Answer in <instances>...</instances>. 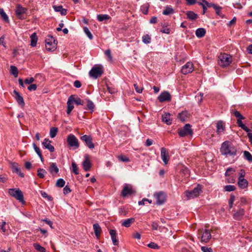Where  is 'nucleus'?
Returning a JSON list of instances; mask_svg holds the SVG:
<instances>
[{
  "label": "nucleus",
  "instance_id": "nucleus-21",
  "mask_svg": "<svg viewBox=\"0 0 252 252\" xmlns=\"http://www.w3.org/2000/svg\"><path fill=\"white\" fill-rule=\"evenodd\" d=\"M51 141L48 139L45 138L42 143L43 145L46 148L49 150L50 152H53L55 150V148L51 143Z\"/></svg>",
  "mask_w": 252,
  "mask_h": 252
},
{
  "label": "nucleus",
  "instance_id": "nucleus-34",
  "mask_svg": "<svg viewBox=\"0 0 252 252\" xmlns=\"http://www.w3.org/2000/svg\"><path fill=\"white\" fill-rule=\"evenodd\" d=\"M110 19V16L107 14H99L97 15V19L99 22H102L104 20H108Z\"/></svg>",
  "mask_w": 252,
  "mask_h": 252
},
{
  "label": "nucleus",
  "instance_id": "nucleus-54",
  "mask_svg": "<svg viewBox=\"0 0 252 252\" xmlns=\"http://www.w3.org/2000/svg\"><path fill=\"white\" fill-rule=\"evenodd\" d=\"M118 158L119 160L121 161L128 162L129 161V158L125 156H123V155L119 156H118Z\"/></svg>",
  "mask_w": 252,
  "mask_h": 252
},
{
  "label": "nucleus",
  "instance_id": "nucleus-3",
  "mask_svg": "<svg viewBox=\"0 0 252 252\" xmlns=\"http://www.w3.org/2000/svg\"><path fill=\"white\" fill-rule=\"evenodd\" d=\"M198 235L201 242L208 243L211 238L210 231L207 229H199L198 230Z\"/></svg>",
  "mask_w": 252,
  "mask_h": 252
},
{
  "label": "nucleus",
  "instance_id": "nucleus-51",
  "mask_svg": "<svg viewBox=\"0 0 252 252\" xmlns=\"http://www.w3.org/2000/svg\"><path fill=\"white\" fill-rule=\"evenodd\" d=\"M217 127L218 132L223 131L224 130V126L222 122L221 121L217 123Z\"/></svg>",
  "mask_w": 252,
  "mask_h": 252
},
{
  "label": "nucleus",
  "instance_id": "nucleus-6",
  "mask_svg": "<svg viewBox=\"0 0 252 252\" xmlns=\"http://www.w3.org/2000/svg\"><path fill=\"white\" fill-rule=\"evenodd\" d=\"M201 192V187L200 185H197L193 190L191 191L187 190L185 193L188 199L191 198H194L199 195Z\"/></svg>",
  "mask_w": 252,
  "mask_h": 252
},
{
  "label": "nucleus",
  "instance_id": "nucleus-1",
  "mask_svg": "<svg viewBox=\"0 0 252 252\" xmlns=\"http://www.w3.org/2000/svg\"><path fill=\"white\" fill-rule=\"evenodd\" d=\"M220 152L226 157H233L236 155L237 150L230 142L226 141L221 144Z\"/></svg>",
  "mask_w": 252,
  "mask_h": 252
},
{
  "label": "nucleus",
  "instance_id": "nucleus-57",
  "mask_svg": "<svg viewBox=\"0 0 252 252\" xmlns=\"http://www.w3.org/2000/svg\"><path fill=\"white\" fill-rule=\"evenodd\" d=\"M105 54L108 57L109 61H111L112 60V57L110 49L106 50L105 52Z\"/></svg>",
  "mask_w": 252,
  "mask_h": 252
},
{
  "label": "nucleus",
  "instance_id": "nucleus-20",
  "mask_svg": "<svg viewBox=\"0 0 252 252\" xmlns=\"http://www.w3.org/2000/svg\"><path fill=\"white\" fill-rule=\"evenodd\" d=\"M13 93L15 94V98L17 102L18 103L19 105L21 106H24L25 105L24 100L23 97L20 94L19 92L14 90L13 91Z\"/></svg>",
  "mask_w": 252,
  "mask_h": 252
},
{
  "label": "nucleus",
  "instance_id": "nucleus-30",
  "mask_svg": "<svg viewBox=\"0 0 252 252\" xmlns=\"http://www.w3.org/2000/svg\"><path fill=\"white\" fill-rule=\"evenodd\" d=\"M134 218H130L127 220H124L122 225L124 226H125L126 227H128L130 226V225L134 222Z\"/></svg>",
  "mask_w": 252,
  "mask_h": 252
},
{
  "label": "nucleus",
  "instance_id": "nucleus-17",
  "mask_svg": "<svg viewBox=\"0 0 252 252\" xmlns=\"http://www.w3.org/2000/svg\"><path fill=\"white\" fill-rule=\"evenodd\" d=\"M158 99L160 102L169 101L171 100V95L168 92L165 91L160 94L158 97Z\"/></svg>",
  "mask_w": 252,
  "mask_h": 252
},
{
  "label": "nucleus",
  "instance_id": "nucleus-13",
  "mask_svg": "<svg viewBox=\"0 0 252 252\" xmlns=\"http://www.w3.org/2000/svg\"><path fill=\"white\" fill-rule=\"evenodd\" d=\"M81 140L84 142L90 149H93L94 145L92 142V138L90 135H84L80 137Z\"/></svg>",
  "mask_w": 252,
  "mask_h": 252
},
{
  "label": "nucleus",
  "instance_id": "nucleus-28",
  "mask_svg": "<svg viewBox=\"0 0 252 252\" xmlns=\"http://www.w3.org/2000/svg\"><path fill=\"white\" fill-rule=\"evenodd\" d=\"M53 8L55 11L60 12L61 14L62 15H65L66 14V10L65 9L63 8L62 5L59 6H53Z\"/></svg>",
  "mask_w": 252,
  "mask_h": 252
},
{
  "label": "nucleus",
  "instance_id": "nucleus-4",
  "mask_svg": "<svg viewBox=\"0 0 252 252\" xmlns=\"http://www.w3.org/2000/svg\"><path fill=\"white\" fill-rule=\"evenodd\" d=\"M103 73L101 65H95L94 66L89 72L90 76L94 79L100 77Z\"/></svg>",
  "mask_w": 252,
  "mask_h": 252
},
{
  "label": "nucleus",
  "instance_id": "nucleus-16",
  "mask_svg": "<svg viewBox=\"0 0 252 252\" xmlns=\"http://www.w3.org/2000/svg\"><path fill=\"white\" fill-rule=\"evenodd\" d=\"M82 165L85 171H88L90 170L92 164L89 155H86L85 156L84 159L82 162Z\"/></svg>",
  "mask_w": 252,
  "mask_h": 252
},
{
  "label": "nucleus",
  "instance_id": "nucleus-14",
  "mask_svg": "<svg viewBox=\"0 0 252 252\" xmlns=\"http://www.w3.org/2000/svg\"><path fill=\"white\" fill-rule=\"evenodd\" d=\"M135 193V191L132 189L131 185L126 184L122 191V195L126 197L129 195H131Z\"/></svg>",
  "mask_w": 252,
  "mask_h": 252
},
{
  "label": "nucleus",
  "instance_id": "nucleus-63",
  "mask_svg": "<svg viewBox=\"0 0 252 252\" xmlns=\"http://www.w3.org/2000/svg\"><path fill=\"white\" fill-rule=\"evenodd\" d=\"M107 89L109 93L111 94H114L116 92V90L115 88H111L106 84Z\"/></svg>",
  "mask_w": 252,
  "mask_h": 252
},
{
  "label": "nucleus",
  "instance_id": "nucleus-26",
  "mask_svg": "<svg viewBox=\"0 0 252 252\" xmlns=\"http://www.w3.org/2000/svg\"><path fill=\"white\" fill-rule=\"evenodd\" d=\"M244 210L243 209H239L236 213L234 214V218L237 220H240L244 215Z\"/></svg>",
  "mask_w": 252,
  "mask_h": 252
},
{
  "label": "nucleus",
  "instance_id": "nucleus-38",
  "mask_svg": "<svg viewBox=\"0 0 252 252\" xmlns=\"http://www.w3.org/2000/svg\"><path fill=\"white\" fill-rule=\"evenodd\" d=\"M213 8L215 9L218 15H219L222 18L224 17V15L222 14L221 12V7L217 5H213Z\"/></svg>",
  "mask_w": 252,
  "mask_h": 252
},
{
  "label": "nucleus",
  "instance_id": "nucleus-36",
  "mask_svg": "<svg viewBox=\"0 0 252 252\" xmlns=\"http://www.w3.org/2000/svg\"><path fill=\"white\" fill-rule=\"evenodd\" d=\"M188 117V113L186 111H183L178 115V118L182 122H185Z\"/></svg>",
  "mask_w": 252,
  "mask_h": 252
},
{
  "label": "nucleus",
  "instance_id": "nucleus-50",
  "mask_svg": "<svg viewBox=\"0 0 252 252\" xmlns=\"http://www.w3.org/2000/svg\"><path fill=\"white\" fill-rule=\"evenodd\" d=\"M224 189L225 191H231L235 190L236 189V188L233 185H227L224 187Z\"/></svg>",
  "mask_w": 252,
  "mask_h": 252
},
{
  "label": "nucleus",
  "instance_id": "nucleus-47",
  "mask_svg": "<svg viewBox=\"0 0 252 252\" xmlns=\"http://www.w3.org/2000/svg\"><path fill=\"white\" fill-rule=\"evenodd\" d=\"M45 173L46 171L43 169L39 168L37 170V176L40 178H43Z\"/></svg>",
  "mask_w": 252,
  "mask_h": 252
},
{
  "label": "nucleus",
  "instance_id": "nucleus-61",
  "mask_svg": "<svg viewBox=\"0 0 252 252\" xmlns=\"http://www.w3.org/2000/svg\"><path fill=\"white\" fill-rule=\"evenodd\" d=\"M235 171V169L233 168H229L225 172V176H229L231 173L234 172Z\"/></svg>",
  "mask_w": 252,
  "mask_h": 252
},
{
  "label": "nucleus",
  "instance_id": "nucleus-23",
  "mask_svg": "<svg viewBox=\"0 0 252 252\" xmlns=\"http://www.w3.org/2000/svg\"><path fill=\"white\" fill-rule=\"evenodd\" d=\"M72 97H69L67 102V111L66 113L68 115H70L72 110L74 108L73 103L72 102Z\"/></svg>",
  "mask_w": 252,
  "mask_h": 252
},
{
  "label": "nucleus",
  "instance_id": "nucleus-64",
  "mask_svg": "<svg viewBox=\"0 0 252 252\" xmlns=\"http://www.w3.org/2000/svg\"><path fill=\"white\" fill-rule=\"evenodd\" d=\"M63 192L64 194H67L71 192V189L68 186H66L63 189Z\"/></svg>",
  "mask_w": 252,
  "mask_h": 252
},
{
  "label": "nucleus",
  "instance_id": "nucleus-9",
  "mask_svg": "<svg viewBox=\"0 0 252 252\" xmlns=\"http://www.w3.org/2000/svg\"><path fill=\"white\" fill-rule=\"evenodd\" d=\"M27 11L26 8L23 7L20 5L16 6L15 13L16 16L20 19H24L26 18V14Z\"/></svg>",
  "mask_w": 252,
  "mask_h": 252
},
{
  "label": "nucleus",
  "instance_id": "nucleus-27",
  "mask_svg": "<svg viewBox=\"0 0 252 252\" xmlns=\"http://www.w3.org/2000/svg\"><path fill=\"white\" fill-rule=\"evenodd\" d=\"M69 97H72V102L73 103H75L77 105H83L84 101L82 99H81L78 96H75L74 95H71Z\"/></svg>",
  "mask_w": 252,
  "mask_h": 252
},
{
  "label": "nucleus",
  "instance_id": "nucleus-42",
  "mask_svg": "<svg viewBox=\"0 0 252 252\" xmlns=\"http://www.w3.org/2000/svg\"><path fill=\"white\" fill-rule=\"evenodd\" d=\"M174 13V10L172 8L170 7H166V8L163 10L162 13L163 15H168L170 14Z\"/></svg>",
  "mask_w": 252,
  "mask_h": 252
},
{
  "label": "nucleus",
  "instance_id": "nucleus-5",
  "mask_svg": "<svg viewBox=\"0 0 252 252\" xmlns=\"http://www.w3.org/2000/svg\"><path fill=\"white\" fill-rule=\"evenodd\" d=\"M8 193L20 202H24L23 194L19 189H10L8 190Z\"/></svg>",
  "mask_w": 252,
  "mask_h": 252
},
{
  "label": "nucleus",
  "instance_id": "nucleus-29",
  "mask_svg": "<svg viewBox=\"0 0 252 252\" xmlns=\"http://www.w3.org/2000/svg\"><path fill=\"white\" fill-rule=\"evenodd\" d=\"M206 33V31L204 28H199L196 30L195 34L197 37L201 38L203 37Z\"/></svg>",
  "mask_w": 252,
  "mask_h": 252
},
{
  "label": "nucleus",
  "instance_id": "nucleus-2",
  "mask_svg": "<svg viewBox=\"0 0 252 252\" xmlns=\"http://www.w3.org/2000/svg\"><path fill=\"white\" fill-rule=\"evenodd\" d=\"M232 62L231 56L227 54H220L218 57V64L223 67L228 66Z\"/></svg>",
  "mask_w": 252,
  "mask_h": 252
},
{
  "label": "nucleus",
  "instance_id": "nucleus-18",
  "mask_svg": "<svg viewBox=\"0 0 252 252\" xmlns=\"http://www.w3.org/2000/svg\"><path fill=\"white\" fill-rule=\"evenodd\" d=\"M233 114L237 118V123L239 127L242 128L245 126L242 122V120H244L245 119L244 117H243L239 112L237 111H235L233 112Z\"/></svg>",
  "mask_w": 252,
  "mask_h": 252
},
{
  "label": "nucleus",
  "instance_id": "nucleus-11",
  "mask_svg": "<svg viewBox=\"0 0 252 252\" xmlns=\"http://www.w3.org/2000/svg\"><path fill=\"white\" fill-rule=\"evenodd\" d=\"M154 196L156 198V204L158 205L163 204L166 199V195L163 192H159L155 193Z\"/></svg>",
  "mask_w": 252,
  "mask_h": 252
},
{
  "label": "nucleus",
  "instance_id": "nucleus-31",
  "mask_svg": "<svg viewBox=\"0 0 252 252\" xmlns=\"http://www.w3.org/2000/svg\"><path fill=\"white\" fill-rule=\"evenodd\" d=\"M49 170L51 173L53 172L57 173L59 172V168L55 163H52L49 167Z\"/></svg>",
  "mask_w": 252,
  "mask_h": 252
},
{
  "label": "nucleus",
  "instance_id": "nucleus-7",
  "mask_svg": "<svg viewBox=\"0 0 252 252\" xmlns=\"http://www.w3.org/2000/svg\"><path fill=\"white\" fill-rule=\"evenodd\" d=\"M67 142L69 146L70 147H73L74 149L78 148L79 146L78 139L73 134H69L68 136Z\"/></svg>",
  "mask_w": 252,
  "mask_h": 252
},
{
  "label": "nucleus",
  "instance_id": "nucleus-35",
  "mask_svg": "<svg viewBox=\"0 0 252 252\" xmlns=\"http://www.w3.org/2000/svg\"><path fill=\"white\" fill-rule=\"evenodd\" d=\"M94 230L96 236L98 238L100 235L101 228L98 223H95L93 225Z\"/></svg>",
  "mask_w": 252,
  "mask_h": 252
},
{
  "label": "nucleus",
  "instance_id": "nucleus-33",
  "mask_svg": "<svg viewBox=\"0 0 252 252\" xmlns=\"http://www.w3.org/2000/svg\"><path fill=\"white\" fill-rule=\"evenodd\" d=\"M188 18L191 20H195L198 17L197 14L191 11H188L186 13Z\"/></svg>",
  "mask_w": 252,
  "mask_h": 252
},
{
  "label": "nucleus",
  "instance_id": "nucleus-32",
  "mask_svg": "<svg viewBox=\"0 0 252 252\" xmlns=\"http://www.w3.org/2000/svg\"><path fill=\"white\" fill-rule=\"evenodd\" d=\"M30 38H31V45L32 47L35 46L36 45L37 41V37L36 36V33H32L31 35Z\"/></svg>",
  "mask_w": 252,
  "mask_h": 252
},
{
  "label": "nucleus",
  "instance_id": "nucleus-40",
  "mask_svg": "<svg viewBox=\"0 0 252 252\" xmlns=\"http://www.w3.org/2000/svg\"><path fill=\"white\" fill-rule=\"evenodd\" d=\"M86 101H87V109L94 111V103L91 100H90L89 99H86Z\"/></svg>",
  "mask_w": 252,
  "mask_h": 252
},
{
  "label": "nucleus",
  "instance_id": "nucleus-44",
  "mask_svg": "<svg viewBox=\"0 0 252 252\" xmlns=\"http://www.w3.org/2000/svg\"><path fill=\"white\" fill-rule=\"evenodd\" d=\"M244 156L245 158L247 159L249 161H252V155L249 152L245 151L244 152Z\"/></svg>",
  "mask_w": 252,
  "mask_h": 252
},
{
  "label": "nucleus",
  "instance_id": "nucleus-37",
  "mask_svg": "<svg viewBox=\"0 0 252 252\" xmlns=\"http://www.w3.org/2000/svg\"><path fill=\"white\" fill-rule=\"evenodd\" d=\"M58 128L56 127H51L50 130V136L51 138H54L58 132Z\"/></svg>",
  "mask_w": 252,
  "mask_h": 252
},
{
  "label": "nucleus",
  "instance_id": "nucleus-12",
  "mask_svg": "<svg viewBox=\"0 0 252 252\" xmlns=\"http://www.w3.org/2000/svg\"><path fill=\"white\" fill-rule=\"evenodd\" d=\"M160 156L161 158L163 161L164 164H167L169 159L170 156L167 150L164 148L162 147L160 150Z\"/></svg>",
  "mask_w": 252,
  "mask_h": 252
},
{
  "label": "nucleus",
  "instance_id": "nucleus-60",
  "mask_svg": "<svg viewBox=\"0 0 252 252\" xmlns=\"http://www.w3.org/2000/svg\"><path fill=\"white\" fill-rule=\"evenodd\" d=\"M134 87L136 92L138 93H142L143 88L142 87H139L137 84H134Z\"/></svg>",
  "mask_w": 252,
  "mask_h": 252
},
{
  "label": "nucleus",
  "instance_id": "nucleus-48",
  "mask_svg": "<svg viewBox=\"0 0 252 252\" xmlns=\"http://www.w3.org/2000/svg\"><path fill=\"white\" fill-rule=\"evenodd\" d=\"M142 41L145 44L151 42V37L148 34H146L142 37Z\"/></svg>",
  "mask_w": 252,
  "mask_h": 252
},
{
  "label": "nucleus",
  "instance_id": "nucleus-45",
  "mask_svg": "<svg viewBox=\"0 0 252 252\" xmlns=\"http://www.w3.org/2000/svg\"><path fill=\"white\" fill-rule=\"evenodd\" d=\"M65 181L63 179H59L57 181L56 186L59 188H63L65 185Z\"/></svg>",
  "mask_w": 252,
  "mask_h": 252
},
{
  "label": "nucleus",
  "instance_id": "nucleus-55",
  "mask_svg": "<svg viewBox=\"0 0 252 252\" xmlns=\"http://www.w3.org/2000/svg\"><path fill=\"white\" fill-rule=\"evenodd\" d=\"M235 197L234 195L231 194L230 195V199H229V208H231L232 207V205H233V202L235 200Z\"/></svg>",
  "mask_w": 252,
  "mask_h": 252
},
{
  "label": "nucleus",
  "instance_id": "nucleus-58",
  "mask_svg": "<svg viewBox=\"0 0 252 252\" xmlns=\"http://www.w3.org/2000/svg\"><path fill=\"white\" fill-rule=\"evenodd\" d=\"M41 195H42V196L43 197L47 198L49 200L51 201L52 200V196L48 195L46 192H45L43 191H41Z\"/></svg>",
  "mask_w": 252,
  "mask_h": 252
},
{
  "label": "nucleus",
  "instance_id": "nucleus-25",
  "mask_svg": "<svg viewBox=\"0 0 252 252\" xmlns=\"http://www.w3.org/2000/svg\"><path fill=\"white\" fill-rule=\"evenodd\" d=\"M238 185L241 189H245L248 187V181L245 179H238Z\"/></svg>",
  "mask_w": 252,
  "mask_h": 252
},
{
  "label": "nucleus",
  "instance_id": "nucleus-43",
  "mask_svg": "<svg viewBox=\"0 0 252 252\" xmlns=\"http://www.w3.org/2000/svg\"><path fill=\"white\" fill-rule=\"evenodd\" d=\"M0 15L3 20L8 22V17L2 8H0Z\"/></svg>",
  "mask_w": 252,
  "mask_h": 252
},
{
  "label": "nucleus",
  "instance_id": "nucleus-49",
  "mask_svg": "<svg viewBox=\"0 0 252 252\" xmlns=\"http://www.w3.org/2000/svg\"><path fill=\"white\" fill-rule=\"evenodd\" d=\"M149 5L148 4H145L141 6V10L144 14H147L148 12Z\"/></svg>",
  "mask_w": 252,
  "mask_h": 252
},
{
  "label": "nucleus",
  "instance_id": "nucleus-46",
  "mask_svg": "<svg viewBox=\"0 0 252 252\" xmlns=\"http://www.w3.org/2000/svg\"><path fill=\"white\" fill-rule=\"evenodd\" d=\"M34 248L39 252H45V249L38 244L35 243L33 244Z\"/></svg>",
  "mask_w": 252,
  "mask_h": 252
},
{
  "label": "nucleus",
  "instance_id": "nucleus-52",
  "mask_svg": "<svg viewBox=\"0 0 252 252\" xmlns=\"http://www.w3.org/2000/svg\"><path fill=\"white\" fill-rule=\"evenodd\" d=\"M72 172L76 175H78L79 174L78 168L77 164L74 162L72 163Z\"/></svg>",
  "mask_w": 252,
  "mask_h": 252
},
{
  "label": "nucleus",
  "instance_id": "nucleus-22",
  "mask_svg": "<svg viewBox=\"0 0 252 252\" xmlns=\"http://www.w3.org/2000/svg\"><path fill=\"white\" fill-rule=\"evenodd\" d=\"M112 242L114 245L117 246L118 245L119 241L117 239V232L115 230L111 229L109 231Z\"/></svg>",
  "mask_w": 252,
  "mask_h": 252
},
{
  "label": "nucleus",
  "instance_id": "nucleus-15",
  "mask_svg": "<svg viewBox=\"0 0 252 252\" xmlns=\"http://www.w3.org/2000/svg\"><path fill=\"white\" fill-rule=\"evenodd\" d=\"M49 39L46 40V48L49 51H54L57 48V43L55 39H51V41H49Z\"/></svg>",
  "mask_w": 252,
  "mask_h": 252
},
{
  "label": "nucleus",
  "instance_id": "nucleus-41",
  "mask_svg": "<svg viewBox=\"0 0 252 252\" xmlns=\"http://www.w3.org/2000/svg\"><path fill=\"white\" fill-rule=\"evenodd\" d=\"M10 73L13 74L15 77H17L18 74L17 68L14 65H11L10 66Z\"/></svg>",
  "mask_w": 252,
  "mask_h": 252
},
{
  "label": "nucleus",
  "instance_id": "nucleus-8",
  "mask_svg": "<svg viewBox=\"0 0 252 252\" xmlns=\"http://www.w3.org/2000/svg\"><path fill=\"white\" fill-rule=\"evenodd\" d=\"M192 130L191 129V126L189 124H186L183 128L178 130V134L181 137H184L187 135H191Z\"/></svg>",
  "mask_w": 252,
  "mask_h": 252
},
{
  "label": "nucleus",
  "instance_id": "nucleus-39",
  "mask_svg": "<svg viewBox=\"0 0 252 252\" xmlns=\"http://www.w3.org/2000/svg\"><path fill=\"white\" fill-rule=\"evenodd\" d=\"M33 147L34 148L35 151L36 152V153H37L38 156L40 158L41 161H43V158L42 157V155L40 151V149L34 143L33 144Z\"/></svg>",
  "mask_w": 252,
  "mask_h": 252
},
{
  "label": "nucleus",
  "instance_id": "nucleus-19",
  "mask_svg": "<svg viewBox=\"0 0 252 252\" xmlns=\"http://www.w3.org/2000/svg\"><path fill=\"white\" fill-rule=\"evenodd\" d=\"M11 168L13 172L16 173L21 177H24V175L21 172L20 168L19 167L18 164L16 162L11 163Z\"/></svg>",
  "mask_w": 252,
  "mask_h": 252
},
{
  "label": "nucleus",
  "instance_id": "nucleus-24",
  "mask_svg": "<svg viewBox=\"0 0 252 252\" xmlns=\"http://www.w3.org/2000/svg\"><path fill=\"white\" fill-rule=\"evenodd\" d=\"M162 121L168 125L172 124V119H170V115L169 113H165L162 116Z\"/></svg>",
  "mask_w": 252,
  "mask_h": 252
},
{
  "label": "nucleus",
  "instance_id": "nucleus-62",
  "mask_svg": "<svg viewBox=\"0 0 252 252\" xmlns=\"http://www.w3.org/2000/svg\"><path fill=\"white\" fill-rule=\"evenodd\" d=\"M34 81V79L33 77H31L30 78H26L25 80V83L27 84H31L33 83Z\"/></svg>",
  "mask_w": 252,
  "mask_h": 252
},
{
  "label": "nucleus",
  "instance_id": "nucleus-53",
  "mask_svg": "<svg viewBox=\"0 0 252 252\" xmlns=\"http://www.w3.org/2000/svg\"><path fill=\"white\" fill-rule=\"evenodd\" d=\"M84 31L90 39H92L93 36L87 27L84 28Z\"/></svg>",
  "mask_w": 252,
  "mask_h": 252
},
{
  "label": "nucleus",
  "instance_id": "nucleus-56",
  "mask_svg": "<svg viewBox=\"0 0 252 252\" xmlns=\"http://www.w3.org/2000/svg\"><path fill=\"white\" fill-rule=\"evenodd\" d=\"M201 250L203 252H212L213 250L211 247L206 246H202L201 247Z\"/></svg>",
  "mask_w": 252,
  "mask_h": 252
},
{
  "label": "nucleus",
  "instance_id": "nucleus-59",
  "mask_svg": "<svg viewBox=\"0 0 252 252\" xmlns=\"http://www.w3.org/2000/svg\"><path fill=\"white\" fill-rule=\"evenodd\" d=\"M148 247L153 249H158L159 248V246L154 242H151L149 244Z\"/></svg>",
  "mask_w": 252,
  "mask_h": 252
},
{
  "label": "nucleus",
  "instance_id": "nucleus-10",
  "mask_svg": "<svg viewBox=\"0 0 252 252\" xmlns=\"http://www.w3.org/2000/svg\"><path fill=\"white\" fill-rule=\"evenodd\" d=\"M194 70L193 64L191 62H187L184 66H183L181 72L183 74H187L192 72Z\"/></svg>",
  "mask_w": 252,
  "mask_h": 252
}]
</instances>
